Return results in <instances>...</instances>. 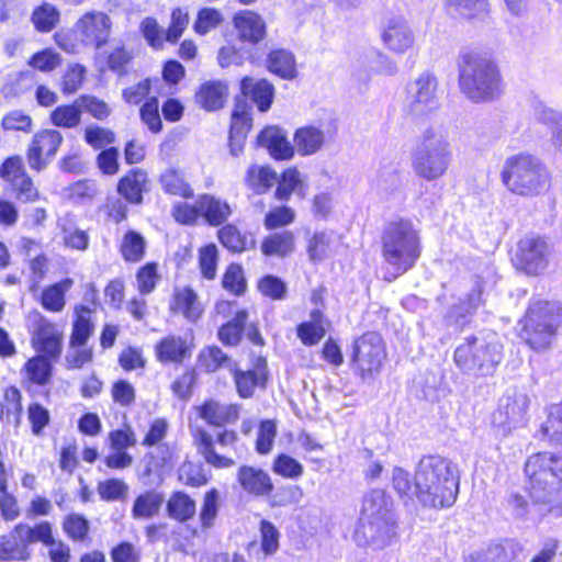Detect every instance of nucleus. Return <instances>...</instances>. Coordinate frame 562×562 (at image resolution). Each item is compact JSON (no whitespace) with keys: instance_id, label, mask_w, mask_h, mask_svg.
<instances>
[{"instance_id":"obj_1","label":"nucleus","mask_w":562,"mask_h":562,"mask_svg":"<svg viewBox=\"0 0 562 562\" xmlns=\"http://www.w3.org/2000/svg\"><path fill=\"white\" fill-rule=\"evenodd\" d=\"M459 493L457 467L440 456L423 457L415 469V495L424 506L450 507Z\"/></svg>"},{"instance_id":"obj_2","label":"nucleus","mask_w":562,"mask_h":562,"mask_svg":"<svg viewBox=\"0 0 562 562\" xmlns=\"http://www.w3.org/2000/svg\"><path fill=\"white\" fill-rule=\"evenodd\" d=\"M529 495L535 503L548 505V513L562 516V457L552 452L530 456L525 463Z\"/></svg>"},{"instance_id":"obj_3","label":"nucleus","mask_w":562,"mask_h":562,"mask_svg":"<svg viewBox=\"0 0 562 562\" xmlns=\"http://www.w3.org/2000/svg\"><path fill=\"white\" fill-rule=\"evenodd\" d=\"M382 257L390 268L389 281L412 269L420 257V238L413 222L395 218L385 224L382 236Z\"/></svg>"},{"instance_id":"obj_4","label":"nucleus","mask_w":562,"mask_h":562,"mask_svg":"<svg viewBox=\"0 0 562 562\" xmlns=\"http://www.w3.org/2000/svg\"><path fill=\"white\" fill-rule=\"evenodd\" d=\"M458 86L473 102H487L501 93L502 77L498 66L488 57L464 52L458 59Z\"/></svg>"},{"instance_id":"obj_5","label":"nucleus","mask_w":562,"mask_h":562,"mask_svg":"<svg viewBox=\"0 0 562 562\" xmlns=\"http://www.w3.org/2000/svg\"><path fill=\"white\" fill-rule=\"evenodd\" d=\"M504 358V347L495 333L471 335L454 350L453 360L461 372L475 378L492 376Z\"/></svg>"},{"instance_id":"obj_6","label":"nucleus","mask_w":562,"mask_h":562,"mask_svg":"<svg viewBox=\"0 0 562 562\" xmlns=\"http://www.w3.org/2000/svg\"><path fill=\"white\" fill-rule=\"evenodd\" d=\"M501 179L513 194L535 198L550 187V172L546 165L530 154L508 157L503 165Z\"/></svg>"},{"instance_id":"obj_7","label":"nucleus","mask_w":562,"mask_h":562,"mask_svg":"<svg viewBox=\"0 0 562 562\" xmlns=\"http://www.w3.org/2000/svg\"><path fill=\"white\" fill-rule=\"evenodd\" d=\"M452 161V147L448 136L436 126L427 127L412 151V168L426 181L441 178Z\"/></svg>"},{"instance_id":"obj_8","label":"nucleus","mask_w":562,"mask_h":562,"mask_svg":"<svg viewBox=\"0 0 562 562\" xmlns=\"http://www.w3.org/2000/svg\"><path fill=\"white\" fill-rule=\"evenodd\" d=\"M520 323L526 344L536 351L547 350L562 324L561 307L555 302L532 299Z\"/></svg>"},{"instance_id":"obj_9","label":"nucleus","mask_w":562,"mask_h":562,"mask_svg":"<svg viewBox=\"0 0 562 562\" xmlns=\"http://www.w3.org/2000/svg\"><path fill=\"white\" fill-rule=\"evenodd\" d=\"M386 358L385 342L376 331H368L352 344L350 367L364 383H371L380 374Z\"/></svg>"},{"instance_id":"obj_10","label":"nucleus","mask_w":562,"mask_h":562,"mask_svg":"<svg viewBox=\"0 0 562 562\" xmlns=\"http://www.w3.org/2000/svg\"><path fill=\"white\" fill-rule=\"evenodd\" d=\"M439 82L430 71L422 72L406 87L405 111L415 117H424L439 109Z\"/></svg>"},{"instance_id":"obj_11","label":"nucleus","mask_w":562,"mask_h":562,"mask_svg":"<svg viewBox=\"0 0 562 562\" xmlns=\"http://www.w3.org/2000/svg\"><path fill=\"white\" fill-rule=\"evenodd\" d=\"M530 396L522 390L510 389L499 400L498 408L493 414V424L504 434L525 427L528 423Z\"/></svg>"},{"instance_id":"obj_12","label":"nucleus","mask_w":562,"mask_h":562,"mask_svg":"<svg viewBox=\"0 0 562 562\" xmlns=\"http://www.w3.org/2000/svg\"><path fill=\"white\" fill-rule=\"evenodd\" d=\"M549 254V244L546 238L529 235L517 243L512 260L517 269L527 274L537 276L547 268Z\"/></svg>"},{"instance_id":"obj_13","label":"nucleus","mask_w":562,"mask_h":562,"mask_svg":"<svg viewBox=\"0 0 562 562\" xmlns=\"http://www.w3.org/2000/svg\"><path fill=\"white\" fill-rule=\"evenodd\" d=\"M32 324L31 342L37 352L56 360L61 353L63 334L57 326L37 311L29 314Z\"/></svg>"},{"instance_id":"obj_14","label":"nucleus","mask_w":562,"mask_h":562,"mask_svg":"<svg viewBox=\"0 0 562 562\" xmlns=\"http://www.w3.org/2000/svg\"><path fill=\"white\" fill-rule=\"evenodd\" d=\"M111 26L112 21L108 14L101 11H90L78 19L72 31L82 45L99 49L108 43Z\"/></svg>"},{"instance_id":"obj_15","label":"nucleus","mask_w":562,"mask_h":562,"mask_svg":"<svg viewBox=\"0 0 562 562\" xmlns=\"http://www.w3.org/2000/svg\"><path fill=\"white\" fill-rule=\"evenodd\" d=\"M395 519H387L384 516L382 518L360 516L353 539L358 546L381 549L390 543L395 536Z\"/></svg>"},{"instance_id":"obj_16","label":"nucleus","mask_w":562,"mask_h":562,"mask_svg":"<svg viewBox=\"0 0 562 562\" xmlns=\"http://www.w3.org/2000/svg\"><path fill=\"white\" fill-rule=\"evenodd\" d=\"M63 135L57 130L37 132L27 149V162L31 169L41 171L46 168L63 143Z\"/></svg>"},{"instance_id":"obj_17","label":"nucleus","mask_w":562,"mask_h":562,"mask_svg":"<svg viewBox=\"0 0 562 562\" xmlns=\"http://www.w3.org/2000/svg\"><path fill=\"white\" fill-rule=\"evenodd\" d=\"M381 38L385 47L395 54H405L415 44V34L403 15H393L384 20Z\"/></svg>"},{"instance_id":"obj_18","label":"nucleus","mask_w":562,"mask_h":562,"mask_svg":"<svg viewBox=\"0 0 562 562\" xmlns=\"http://www.w3.org/2000/svg\"><path fill=\"white\" fill-rule=\"evenodd\" d=\"M471 290L465 295V300L452 305L447 315L448 326H454L456 329H462L469 322L474 312L482 305V293L484 289L483 279L480 276H473L470 280Z\"/></svg>"},{"instance_id":"obj_19","label":"nucleus","mask_w":562,"mask_h":562,"mask_svg":"<svg viewBox=\"0 0 562 562\" xmlns=\"http://www.w3.org/2000/svg\"><path fill=\"white\" fill-rule=\"evenodd\" d=\"M193 338L189 335H167L155 346V355L162 363H182L192 356Z\"/></svg>"},{"instance_id":"obj_20","label":"nucleus","mask_w":562,"mask_h":562,"mask_svg":"<svg viewBox=\"0 0 562 562\" xmlns=\"http://www.w3.org/2000/svg\"><path fill=\"white\" fill-rule=\"evenodd\" d=\"M234 25L239 38L250 44L261 42L267 33L266 22L261 15L249 10L237 13L234 16Z\"/></svg>"},{"instance_id":"obj_21","label":"nucleus","mask_w":562,"mask_h":562,"mask_svg":"<svg viewBox=\"0 0 562 562\" xmlns=\"http://www.w3.org/2000/svg\"><path fill=\"white\" fill-rule=\"evenodd\" d=\"M146 465L139 474L140 479H150L153 475L161 477L176 464L175 450L167 443L156 447L153 452L145 456Z\"/></svg>"},{"instance_id":"obj_22","label":"nucleus","mask_w":562,"mask_h":562,"mask_svg":"<svg viewBox=\"0 0 562 562\" xmlns=\"http://www.w3.org/2000/svg\"><path fill=\"white\" fill-rule=\"evenodd\" d=\"M237 481L244 491L255 496H267L273 490L269 474L261 469L249 465H243L238 469Z\"/></svg>"},{"instance_id":"obj_23","label":"nucleus","mask_w":562,"mask_h":562,"mask_svg":"<svg viewBox=\"0 0 562 562\" xmlns=\"http://www.w3.org/2000/svg\"><path fill=\"white\" fill-rule=\"evenodd\" d=\"M258 144L268 149L276 159H289L294 147L288 140L286 132L279 126H268L258 136Z\"/></svg>"},{"instance_id":"obj_24","label":"nucleus","mask_w":562,"mask_h":562,"mask_svg":"<svg viewBox=\"0 0 562 562\" xmlns=\"http://www.w3.org/2000/svg\"><path fill=\"white\" fill-rule=\"evenodd\" d=\"M198 207L201 216L211 226L224 224L233 214L232 206L225 200L213 194L203 193L198 196Z\"/></svg>"},{"instance_id":"obj_25","label":"nucleus","mask_w":562,"mask_h":562,"mask_svg":"<svg viewBox=\"0 0 562 562\" xmlns=\"http://www.w3.org/2000/svg\"><path fill=\"white\" fill-rule=\"evenodd\" d=\"M148 191L147 172L140 168L131 169L117 183V192L127 202L139 204L143 193Z\"/></svg>"},{"instance_id":"obj_26","label":"nucleus","mask_w":562,"mask_h":562,"mask_svg":"<svg viewBox=\"0 0 562 562\" xmlns=\"http://www.w3.org/2000/svg\"><path fill=\"white\" fill-rule=\"evenodd\" d=\"M239 405L221 404L217 401L210 400L198 407L199 416L212 426H224L235 423L239 416Z\"/></svg>"},{"instance_id":"obj_27","label":"nucleus","mask_w":562,"mask_h":562,"mask_svg":"<svg viewBox=\"0 0 562 562\" xmlns=\"http://www.w3.org/2000/svg\"><path fill=\"white\" fill-rule=\"evenodd\" d=\"M360 516L372 518L395 519L393 514V502L383 490L374 488L369 491L362 501Z\"/></svg>"},{"instance_id":"obj_28","label":"nucleus","mask_w":562,"mask_h":562,"mask_svg":"<svg viewBox=\"0 0 562 562\" xmlns=\"http://www.w3.org/2000/svg\"><path fill=\"white\" fill-rule=\"evenodd\" d=\"M241 93L257 104L261 112L270 109L274 97V87L267 79L255 80L245 77L240 82Z\"/></svg>"},{"instance_id":"obj_29","label":"nucleus","mask_w":562,"mask_h":562,"mask_svg":"<svg viewBox=\"0 0 562 562\" xmlns=\"http://www.w3.org/2000/svg\"><path fill=\"white\" fill-rule=\"evenodd\" d=\"M277 181L274 195L278 200L288 201L293 193L305 198L307 189L305 177L296 168L285 169Z\"/></svg>"},{"instance_id":"obj_30","label":"nucleus","mask_w":562,"mask_h":562,"mask_svg":"<svg viewBox=\"0 0 562 562\" xmlns=\"http://www.w3.org/2000/svg\"><path fill=\"white\" fill-rule=\"evenodd\" d=\"M194 443L198 452L205 462L216 469H226L235 465V460L221 456L215 451L213 437L204 429H199L194 435Z\"/></svg>"},{"instance_id":"obj_31","label":"nucleus","mask_w":562,"mask_h":562,"mask_svg":"<svg viewBox=\"0 0 562 562\" xmlns=\"http://www.w3.org/2000/svg\"><path fill=\"white\" fill-rule=\"evenodd\" d=\"M267 68L270 72L286 80L294 79L297 75L295 57L292 52L285 48L269 52Z\"/></svg>"},{"instance_id":"obj_32","label":"nucleus","mask_w":562,"mask_h":562,"mask_svg":"<svg viewBox=\"0 0 562 562\" xmlns=\"http://www.w3.org/2000/svg\"><path fill=\"white\" fill-rule=\"evenodd\" d=\"M227 87L221 81H207L195 93V102L206 111H216L224 105Z\"/></svg>"},{"instance_id":"obj_33","label":"nucleus","mask_w":562,"mask_h":562,"mask_svg":"<svg viewBox=\"0 0 562 562\" xmlns=\"http://www.w3.org/2000/svg\"><path fill=\"white\" fill-rule=\"evenodd\" d=\"M260 248L265 256L283 258L294 251L295 238L290 231L273 233L262 240Z\"/></svg>"},{"instance_id":"obj_34","label":"nucleus","mask_w":562,"mask_h":562,"mask_svg":"<svg viewBox=\"0 0 562 562\" xmlns=\"http://www.w3.org/2000/svg\"><path fill=\"white\" fill-rule=\"evenodd\" d=\"M325 143L323 131L315 126H304L294 134V144L300 155L308 156L317 153Z\"/></svg>"},{"instance_id":"obj_35","label":"nucleus","mask_w":562,"mask_h":562,"mask_svg":"<svg viewBox=\"0 0 562 562\" xmlns=\"http://www.w3.org/2000/svg\"><path fill=\"white\" fill-rule=\"evenodd\" d=\"M72 284V279L67 278L45 288L41 295L42 306L49 312H61L66 305L65 294Z\"/></svg>"},{"instance_id":"obj_36","label":"nucleus","mask_w":562,"mask_h":562,"mask_svg":"<svg viewBox=\"0 0 562 562\" xmlns=\"http://www.w3.org/2000/svg\"><path fill=\"white\" fill-rule=\"evenodd\" d=\"M171 310L193 323L201 317L203 312L198 295L191 289H183L176 293Z\"/></svg>"},{"instance_id":"obj_37","label":"nucleus","mask_w":562,"mask_h":562,"mask_svg":"<svg viewBox=\"0 0 562 562\" xmlns=\"http://www.w3.org/2000/svg\"><path fill=\"white\" fill-rule=\"evenodd\" d=\"M234 381L240 397L249 398L254 395L257 386H265L267 382V373L259 367V371L234 370Z\"/></svg>"},{"instance_id":"obj_38","label":"nucleus","mask_w":562,"mask_h":562,"mask_svg":"<svg viewBox=\"0 0 562 562\" xmlns=\"http://www.w3.org/2000/svg\"><path fill=\"white\" fill-rule=\"evenodd\" d=\"M162 503L164 496L160 493L155 491L146 492L134 501L132 515L136 519L153 518L158 515Z\"/></svg>"},{"instance_id":"obj_39","label":"nucleus","mask_w":562,"mask_h":562,"mask_svg":"<svg viewBox=\"0 0 562 562\" xmlns=\"http://www.w3.org/2000/svg\"><path fill=\"white\" fill-rule=\"evenodd\" d=\"M278 180L273 169L268 166H250L247 171L246 182L257 194L267 192Z\"/></svg>"},{"instance_id":"obj_40","label":"nucleus","mask_w":562,"mask_h":562,"mask_svg":"<svg viewBox=\"0 0 562 562\" xmlns=\"http://www.w3.org/2000/svg\"><path fill=\"white\" fill-rule=\"evenodd\" d=\"M82 111L78 105V98L71 104L58 105L50 115V122L58 127L76 128L80 125Z\"/></svg>"},{"instance_id":"obj_41","label":"nucleus","mask_w":562,"mask_h":562,"mask_svg":"<svg viewBox=\"0 0 562 562\" xmlns=\"http://www.w3.org/2000/svg\"><path fill=\"white\" fill-rule=\"evenodd\" d=\"M323 314L315 310L311 313V319L297 326V337L304 345H316L325 336Z\"/></svg>"},{"instance_id":"obj_42","label":"nucleus","mask_w":562,"mask_h":562,"mask_svg":"<svg viewBox=\"0 0 562 562\" xmlns=\"http://www.w3.org/2000/svg\"><path fill=\"white\" fill-rule=\"evenodd\" d=\"M167 510L171 518L178 521H187L195 514V503L186 493L176 492L167 503Z\"/></svg>"},{"instance_id":"obj_43","label":"nucleus","mask_w":562,"mask_h":562,"mask_svg":"<svg viewBox=\"0 0 562 562\" xmlns=\"http://www.w3.org/2000/svg\"><path fill=\"white\" fill-rule=\"evenodd\" d=\"M90 311L81 307L77 312V317L72 324V331L70 335V347H83L94 330V325L89 317Z\"/></svg>"},{"instance_id":"obj_44","label":"nucleus","mask_w":562,"mask_h":562,"mask_svg":"<svg viewBox=\"0 0 562 562\" xmlns=\"http://www.w3.org/2000/svg\"><path fill=\"white\" fill-rule=\"evenodd\" d=\"M536 117L551 126L553 145L562 153V112L540 103L536 108Z\"/></svg>"},{"instance_id":"obj_45","label":"nucleus","mask_w":562,"mask_h":562,"mask_svg":"<svg viewBox=\"0 0 562 562\" xmlns=\"http://www.w3.org/2000/svg\"><path fill=\"white\" fill-rule=\"evenodd\" d=\"M162 189L172 195L184 199L193 196V190L184 180L183 176L176 169H168L161 173L159 179Z\"/></svg>"},{"instance_id":"obj_46","label":"nucleus","mask_w":562,"mask_h":562,"mask_svg":"<svg viewBox=\"0 0 562 562\" xmlns=\"http://www.w3.org/2000/svg\"><path fill=\"white\" fill-rule=\"evenodd\" d=\"M247 318L248 313L245 310L238 311L232 321L218 329V339L227 346L238 345Z\"/></svg>"},{"instance_id":"obj_47","label":"nucleus","mask_w":562,"mask_h":562,"mask_svg":"<svg viewBox=\"0 0 562 562\" xmlns=\"http://www.w3.org/2000/svg\"><path fill=\"white\" fill-rule=\"evenodd\" d=\"M47 358L45 355L36 356L25 363V373L31 382L38 385L48 383L52 375V364Z\"/></svg>"},{"instance_id":"obj_48","label":"nucleus","mask_w":562,"mask_h":562,"mask_svg":"<svg viewBox=\"0 0 562 562\" xmlns=\"http://www.w3.org/2000/svg\"><path fill=\"white\" fill-rule=\"evenodd\" d=\"M449 11L465 19L476 18L487 9L486 0H445Z\"/></svg>"},{"instance_id":"obj_49","label":"nucleus","mask_w":562,"mask_h":562,"mask_svg":"<svg viewBox=\"0 0 562 562\" xmlns=\"http://www.w3.org/2000/svg\"><path fill=\"white\" fill-rule=\"evenodd\" d=\"M83 139L93 149H105L106 146L115 142L116 136L115 133L108 127L89 124L85 128Z\"/></svg>"},{"instance_id":"obj_50","label":"nucleus","mask_w":562,"mask_h":562,"mask_svg":"<svg viewBox=\"0 0 562 562\" xmlns=\"http://www.w3.org/2000/svg\"><path fill=\"white\" fill-rule=\"evenodd\" d=\"M145 245V239L140 234L134 231L127 232L121 245L123 258L131 262L139 261L144 257Z\"/></svg>"},{"instance_id":"obj_51","label":"nucleus","mask_w":562,"mask_h":562,"mask_svg":"<svg viewBox=\"0 0 562 562\" xmlns=\"http://www.w3.org/2000/svg\"><path fill=\"white\" fill-rule=\"evenodd\" d=\"M59 21V11L49 3H43L32 14V22L41 32L52 31Z\"/></svg>"},{"instance_id":"obj_52","label":"nucleus","mask_w":562,"mask_h":562,"mask_svg":"<svg viewBox=\"0 0 562 562\" xmlns=\"http://www.w3.org/2000/svg\"><path fill=\"white\" fill-rule=\"evenodd\" d=\"M78 105L80 106L82 113L87 112L99 121L106 120L112 113L110 105L104 100H101L92 94L79 95Z\"/></svg>"},{"instance_id":"obj_53","label":"nucleus","mask_w":562,"mask_h":562,"mask_svg":"<svg viewBox=\"0 0 562 562\" xmlns=\"http://www.w3.org/2000/svg\"><path fill=\"white\" fill-rule=\"evenodd\" d=\"M217 235L221 244L233 252H241L247 248L246 236L233 224L223 226Z\"/></svg>"},{"instance_id":"obj_54","label":"nucleus","mask_w":562,"mask_h":562,"mask_svg":"<svg viewBox=\"0 0 562 562\" xmlns=\"http://www.w3.org/2000/svg\"><path fill=\"white\" fill-rule=\"evenodd\" d=\"M542 432L551 440L562 445V402L550 407Z\"/></svg>"},{"instance_id":"obj_55","label":"nucleus","mask_w":562,"mask_h":562,"mask_svg":"<svg viewBox=\"0 0 562 562\" xmlns=\"http://www.w3.org/2000/svg\"><path fill=\"white\" fill-rule=\"evenodd\" d=\"M246 102H237L232 113L229 133L233 135L247 136L251 127V117Z\"/></svg>"},{"instance_id":"obj_56","label":"nucleus","mask_w":562,"mask_h":562,"mask_svg":"<svg viewBox=\"0 0 562 562\" xmlns=\"http://www.w3.org/2000/svg\"><path fill=\"white\" fill-rule=\"evenodd\" d=\"M199 362L207 372H215L225 364L229 366L231 359L221 348L212 346L200 352Z\"/></svg>"},{"instance_id":"obj_57","label":"nucleus","mask_w":562,"mask_h":562,"mask_svg":"<svg viewBox=\"0 0 562 562\" xmlns=\"http://www.w3.org/2000/svg\"><path fill=\"white\" fill-rule=\"evenodd\" d=\"M222 285L233 294L241 295L246 290L243 268L237 263L229 265L223 276Z\"/></svg>"},{"instance_id":"obj_58","label":"nucleus","mask_w":562,"mask_h":562,"mask_svg":"<svg viewBox=\"0 0 562 562\" xmlns=\"http://www.w3.org/2000/svg\"><path fill=\"white\" fill-rule=\"evenodd\" d=\"M9 186L15 200L19 202L31 203L40 199V192L29 175Z\"/></svg>"},{"instance_id":"obj_59","label":"nucleus","mask_w":562,"mask_h":562,"mask_svg":"<svg viewBox=\"0 0 562 562\" xmlns=\"http://www.w3.org/2000/svg\"><path fill=\"white\" fill-rule=\"evenodd\" d=\"M97 491L101 499L106 502L119 501L126 496L128 486L119 479H110L98 484Z\"/></svg>"},{"instance_id":"obj_60","label":"nucleus","mask_w":562,"mask_h":562,"mask_svg":"<svg viewBox=\"0 0 562 562\" xmlns=\"http://www.w3.org/2000/svg\"><path fill=\"white\" fill-rule=\"evenodd\" d=\"M159 279L157 263L149 262L142 267L136 274L137 288L140 294L147 295L151 293Z\"/></svg>"},{"instance_id":"obj_61","label":"nucleus","mask_w":562,"mask_h":562,"mask_svg":"<svg viewBox=\"0 0 562 562\" xmlns=\"http://www.w3.org/2000/svg\"><path fill=\"white\" fill-rule=\"evenodd\" d=\"M331 246V237L326 233H315L307 245V254L314 262L324 260Z\"/></svg>"},{"instance_id":"obj_62","label":"nucleus","mask_w":562,"mask_h":562,"mask_svg":"<svg viewBox=\"0 0 562 562\" xmlns=\"http://www.w3.org/2000/svg\"><path fill=\"white\" fill-rule=\"evenodd\" d=\"M140 31L148 44L154 48H161L166 41V31L154 18H145L140 23Z\"/></svg>"},{"instance_id":"obj_63","label":"nucleus","mask_w":562,"mask_h":562,"mask_svg":"<svg viewBox=\"0 0 562 562\" xmlns=\"http://www.w3.org/2000/svg\"><path fill=\"white\" fill-rule=\"evenodd\" d=\"M26 175L23 159L20 156L7 158L0 166V178L9 184L25 177Z\"/></svg>"},{"instance_id":"obj_64","label":"nucleus","mask_w":562,"mask_h":562,"mask_svg":"<svg viewBox=\"0 0 562 562\" xmlns=\"http://www.w3.org/2000/svg\"><path fill=\"white\" fill-rule=\"evenodd\" d=\"M295 218V212L289 206H278L269 211L265 216L267 229H274L291 224Z\"/></svg>"}]
</instances>
